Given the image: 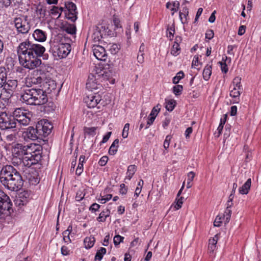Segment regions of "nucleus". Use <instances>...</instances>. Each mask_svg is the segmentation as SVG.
Here are the masks:
<instances>
[{"mask_svg": "<svg viewBox=\"0 0 261 261\" xmlns=\"http://www.w3.org/2000/svg\"><path fill=\"white\" fill-rule=\"evenodd\" d=\"M45 51V47L39 44L33 43L29 40L21 42L17 48L19 62L24 68L33 69L41 64L38 58Z\"/></svg>", "mask_w": 261, "mask_h": 261, "instance_id": "obj_1", "label": "nucleus"}, {"mask_svg": "<svg viewBox=\"0 0 261 261\" xmlns=\"http://www.w3.org/2000/svg\"><path fill=\"white\" fill-rule=\"evenodd\" d=\"M40 148L39 145L35 143L27 145L16 143L12 148L13 160H18L17 163H22L24 166L30 167L41 160Z\"/></svg>", "mask_w": 261, "mask_h": 261, "instance_id": "obj_2", "label": "nucleus"}, {"mask_svg": "<svg viewBox=\"0 0 261 261\" xmlns=\"http://www.w3.org/2000/svg\"><path fill=\"white\" fill-rule=\"evenodd\" d=\"M0 181L6 188L12 191L19 190L23 184L19 172L11 165L5 166L1 169Z\"/></svg>", "mask_w": 261, "mask_h": 261, "instance_id": "obj_3", "label": "nucleus"}, {"mask_svg": "<svg viewBox=\"0 0 261 261\" xmlns=\"http://www.w3.org/2000/svg\"><path fill=\"white\" fill-rule=\"evenodd\" d=\"M21 100L28 105H42L48 101L45 90L39 88H28L21 94Z\"/></svg>", "mask_w": 261, "mask_h": 261, "instance_id": "obj_4", "label": "nucleus"}, {"mask_svg": "<svg viewBox=\"0 0 261 261\" xmlns=\"http://www.w3.org/2000/svg\"><path fill=\"white\" fill-rule=\"evenodd\" d=\"M17 122L14 117L6 112L0 114V129L9 132L16 131Z\"/></svg>", "mask_w": 261, "mask_h": 261, "instance_id": "obj_5", "label": "nucleus"}, {"mask_svg": "<svg viewBox=\"0 0 261 261\" xmlns=\"http://www.w3.org/2000/svg\"><path fill=\"white\" fill-rule=\"evenodd\" d=\"M31 114L25 110H23L20 108L16 109L13 112V117L17 122V125H27L29 124ZM18 129L19 128L17 127Z\"/></svg>", "mask_w": 261, "mask_h": 261, "instance_id": "obj_6", "label": "nucleus"}, {"mask_svg": "<svg viewBox=\"0 0 261 261\" xmlns=\"http://www.w3.org/2000/svg\"><path fill=\"white\" fill-rule=\"evenodd\" d=\"M51 49L55 55L60 58H65L71 51V45L69 43H54Z\"/></svg>", "mask_w": 261, "mask_h": 261, "instance_id": "obj_7", "label": "nucleus"}, {"mask_svg": "<svg viewBox=\"0 0 261 261\" xmlns=\"http://www.w3.org/2000/svg\"><path fill=\"white\" fill-rule=\"evenodd\" d=\"M15 27L19 33H28L30 29V25L26 16L15 18L14 20Z\"/></svg>", "mask_w": 261, "mask_h": 261, "instance_id": "obj_8", "label": "nucleus"}, {"mask_svg": "<svg viewBox=\"0 0 261 261\" xmlns=\"http://www.w3.org/2000/svg\"><path fill=\"white\" fill-rule=\"evenodd\" d=\"M36 127L40 137L48 136L53 128L52 124L45 119L41 120L37 123Z\"/></svg>", "mask_w": 261, "mask_h": 261, "instance_id": "obj_9", "label": "nucleus"}, {"mask_svg": "<svg viewBox=\"0 0 261 261\" xmlns=\"http://www.w3.org/2000/svg\"><path fill=\"white\" fill-rule=\"evenodd\" d=\"M99 76V75L98 74L90 75L88 77V79L86 83V88L92 91L100 89L102 86L98 81Z\"/></svg>", "mask_w": 261, "mask_h": 261, "instance_id": "obj_10", "label": "nucleus"}, {"mask_svg": "<svg viewBox=\"0 0 261 261\" xmlns=\"http://www.w3.org/2000/svg\"><path fill=\"white\" fill-rule=\"evenodd\" d=\"M12 203L9 197L0 190V213L9 211L11 208Z\"/></svg>", "mask_w": 261, "mask_h": 261, "instance_id": "obj_11", "label": "nucleus"}, {"mask_svg": "<svg viewBox=\"0 0 261 261\" xmlns=\"http://www.w3.org/2000/svg\"><path fill=\"white\" fill-rule=\"evenodd\" d=\"M37 127L30 126L22 133V137L25 140H36L40 137Z\"/></svg>", "mask_w": 261, "mask_h": 261, "instance_id": "obj_12", "label": "nucleus"}, {"mask_svg": "<svg viewBox=\"0 0 261 261\" xmlns=\"http://www.w3.org/2000/svg\"><path fill=\"white\" fill-rule=\"evenodd\" d=\"M101 100V97L99 94L94 93L90 94L84 98L85 102L90 108L95 107Z\"/></svg>", "mask_w": 261, "mask_h": 261, "instance_id": "obj_13", "label": "nucleus"}, {"mask_svg": "<svg viewBox=\"0 0 261 261\" xmlns=\"http://www.w3.org/2000/svg\"><path fill=\"white\" fill-rule=\"evenodd\" d=\"M17 85L18 82L17 80L11 79H8L3 87V90L8 94L7 97L11 96L13 95L17 87Z\"/></svg>", "mask_w": 261, "mask_h": 261, "instance_id": "obj_14", "label": "nucleus"}, {"mask_svg": "<svg viewBox=\"0 0 261 261\" xmlns=\"http://www.w3.org/2000/svg\"><path fill=\"white\" fill-rule=\"evenodd\" d=\"M93 51L94 56L99 60L105 61L106 59L105 49L100 45H94Z\"/></svg>", "mask_w": 261, "mask_h": 261, "instance_id": "obj_15", "label": "nucleus"}, {"mask_svg": "<svg viewBox=\"0 0 261 261\" xmlns=\"http://www.w3.org/2000/svg\"><path fill=\"white\" fill-rule=\"evenodd\" d=\"M42 77L40 76H31L25 79V84L27 87H32L34 85H37L42 82Z\"/></svg>", "mask_w": 261, "mask_h": 261, "instance_id": "obj_16", "label": "nucleus"}, {"mask_svg": "<svg viewBox=\"0 0 261 261\" xmlns=\"http://www.w3.org/2000/svg\"><path fill=\"white\" fill-rule=\"evenodd\" d=\"M33 36L35 40L39 42H44L46 40V33L40 29L35 30Z\"/></svg>", "mask_w": 261, "mask_h": 261, "instance_id": "obj_17", "label": "nucleus"}, {"mask_svg": "<svg viewBox=\"0 0 261 261\" xmlns=\"http://www.w3.org/2000/svg\"><path fill=\"white\" fill-rule=\"evenodd\" d=\"M232 89L230 91V96L234 98L233 101V103H238L240 101V95L242 92V88L239 89L236 88H231Z\"/></svg>", "mask_w": 261, "mask_h": 261, "instance_id": "obj_18", "label": "nucleus"}, {"mask_svg": "<svg viewBox=\"0 0 261 261\" xmlns=\"http://www.w3.org/2000/svg\"><path fill=\"white\" fill-rule=\"evenodd\" d=\"M251 185V179L248 178L244 185L239 189V193L242 195L248 193Z\"/></svg>", "mask_w": 261, "mask_h": 261, "instance_id": "obj_19", "label": "nucleus"}, {"mask_svg": "<svg viewBox=\"0 0 261 261\" xmlns=\"http://www.w3.org/2000/svg\"><path fill=\"white\" fill-rule=\"evenodd\" d=\"M189 14L188 8L185 6L179 11V18L182 23L184 24L187 22Z\"/></svg>", "mask_w": 261, "mask_h": 261, "instance_id": "obj_20", "label": "nucleus"}, {"mask_svg": "<svg viewBox=\"0 0 261 261\" xmlns=\"http://www.w3.org/2000/svg\"><path fill=\"white\" fill-rule=\"evenodd\" d=\"M63 10L62 7L53 6L50 9V14L53 18L57 19L60 17Z\"/></svg>", "mask_w": 261, "mask_h": 261, "instance_id": "obj_21", "label": "nucleus"}, {"mask_svg": "<svg viewBox=\"0 0 261 261\" xmlns=\"http://www.w3.org/2000/svg\"><path fill=\"white\" fill-rule=\"evenodd\" d=\"M212 64H207L203 71V77L204 80L208 81L212 74Z\"/></svg>", "mask_w": 261, "mask_h": 261, "instance_id": "obj_22", "label": "nucleus"}, {"mask_svg": "<svg viewBox=\"0 0 261 261\" xmlns=\"http://www.w3.org/2000/svg\"><path fill=\"white\" fill-rule=\"evenodd\" d=\"M137 171V166L135 165H129L127 168L125 179L130 180Z\"/></svg>", "mask_w": 261, "mask_h": 261, "instance_id": "obj_23", "label": "nucleus"}, {"mask_svg": "<svg viewBox=\"0 0 261 261\" xmlns=\"http://www.w3.org/2000/svg\"><path fill=\"white\" fill-rule=\"evenodd\" d=\"M95 239L94 237L91 236L89 237H86L84 241L85 247L87 249L91 248L93 246Z\"/></svg>", "mask_w": 261, "mask_h": 261, "instance_id": "obj_24", "label": "nucleus"}, {"mask_svg": "<svg viewBox=\"0 0 261 261\" xmlns=\"http://www.w3.org/2000/svg\"><path fill=\"white\" fill-rule=\"evenodd\" d=\"M119 140L116 139L112 144L109 150V153L111 155H114L117 151L118 148Z\"/></svg>", "mask_w": 261, "mask_h": 261, "instance_id": "obj_25", "label": "nucleus"}, {"mask_svg": "<svg viewBox=\"0 0 261 261\" xmlns=\"http://www.w3.org/2000/svg\"><path fill=\"white\" fill-rule=\"evenodd\" d=\"M7 73L4 69H0V87L3 88L5 83L8 80Z\"/></svg>", "mask_w": 261, "mask_h": 261, "instance_id": "obj_26", "label": "nucleus"}, {"mask_svg": "<svg viewBox=\"0 0 261 261\" xmlns=\"http://www.w3.org/2000/svg\"><path fill=\"white\" fill-rule=\"evenodd\" d=\"M110 214V211L109 210H106V211H103L101 212L98 217L97 218V220L99 222H104L106 221V218L109 216Z\"/></svg>", "mask_w": 261, "mask_h": 261, "instance_id": "obj_27", "label": "nucleus"}, {"mask_svg": "<svg viewBox=\"0 0 261 261\" xmlns=\"http://www.w3.org/2000/svg\"><path fill=\"white\" fill-rule=\"evenodd\" d=\"M175 33L174 24L172 23L171 25L168 26L167 29V37L170 40L173 38Z\"/></svg>", "mask_w": 261, "mask_h": 261, "instance_id": "obj_28", "label": "nucleus"}, {"mask_svg": "<svg viewBox=\"0 0 261 261\" xmlns=\"http://www.w3.org/2000/svg\"><path fill=\"white\" fill-rule=\"evenodd\" d=\"M106 249L103 247H101L99 250H97L96 255L95 256V259L100 261L102 258L104 254L106 253Z\"/></svg>", "mask_w": 261, "mask_h": 261, "instance_id": "obj_29", "label": "nucleus"}, {"mask_svg": "<svg viewBox=\"0 0 261 261\" xmlns=\"http://www.w3.org/2000/svg\"><path fill=\"white\" fill-rule=\"evenodd\" d=\"M241 79L240 77H236L233 79L232 84L230 87V88H236L242 89V86L241 85Z\"/></svg>", "mask_w": 261, "mask_h": 261, "instance_id": "obj_30", "label": "nucleus"}, {"mask_svg": "<svg viewBox=\"0 0 261 261\" xmlns=\"http://www.w3.org/2000/svg\"><path fill=\"white\" fill-rule=\"evenodd\" d=\"M176 101L173 99L166 100V108L168 111H172L175 106Z\"/></svg>", "mask_w": 261, "mask_h": 261, "instance_id": "obj_31", "label": "nucleus"}, {"mask_svg": "<svg viewBox=\"0 0 261 261\" xmlns=\"http://www.w3.org/2000/svg\"><path fill=\"white\" fill-rule=\"evenodd\" d=\"M66 32L71 35H75L76 33V27L74 24H68L65 27Z\"/></svg>", "mask_w": 261, "mask_h": 261, "instance_id": "obj_32", "label": "nucleus"}, {"mask_svg": "<svg viewBox=\"0 0 261 261\" xmlns=\"http://www.w3.org/2000/svg\"><path fill=\"white\" fill-rule=\"evenodd\" d=\"M184 77V73L182 71L178 72L175 76L173 78V83L176 84L179 83V81Z\"/></svg>", "mask_w": 261, "mask_h": 261, "instance_id": "obj_33", "label": "nucleus"}, {"mask_svg": "<svg viewBox=\"0 0 261 261\" xmlns=\"http://www.w3.org/2000/svg\"><path fill=\"white\" fill-rule=\"evenodd\" d=\"M77 12H74V13L68 12L66 14V16L68 19L70 20L72 22H74L77 19Z\"/></svg>", "mask_w": 261, "mask_h": 261, "instance_id": "obj_34", "label": "nucleus"}, {"mask_svg": "<svg viewBox=\"0 0 261 261\" xmlns=\"http://www.w3.org/2000/svg\"><path fill=\"white\" fill-rule=\"evenodd\" d=\"M36 12L39 17H43L45 15V10L42 6H38L36 7Z\"/></svg>", "mask_w": 261, "mask_h": 261, "instance_id": "obj_35", "label": "nucleus"}, {"mask_svg": "<svg viewBox=\"0 0 261 261\" xmlns=\"http://www.w3.org/2000/svg\"><path fill=\"white\" fill-rule=\"evenodd\" d=\"M180 50L179 45L173 44L171 50V54L174 56H176L179 54Z\"/></svg>", "mask_w": 261, "mask_h": 261, "instance_id": "obj_36", "label": "nucleus"}, {"mask_svg": "<svg viewBox=\"0 0 261 261\" xmlns=\"http://www.w3.org/2000/svg\"><path fill=\"white\" fill-rule=\"evenodd\" d=\"M96 129L97 128L95 127H85L84 128V132L85 134H87L90 136H93L96 134Z\"/></svg>", "mask_w": 261, "mask_h": 261, "instance_id": "obj_37", "label": "nucleus"}, {"mask_svg": "<svg viewBox=\"0 0 261 261\" xmlns=\"http://www.w3.org/2000/svg\"><path fill=\"white\" fill-rule=\"evenodd\" d=\"M231 215V211L229 208H226L224 214L222 216L223 219H225V223H228L229 220Z\"/></svg>", "mask_w": 261, "mask_h": 261, "instance_id": "obj_38", "label": "nucleus"}, {"mask_svg": "<svg viewBox=\"0 0 261 261\" xmlns=\"http://www.w3.org/2000/svg\"><path fill=\"white\" fill-rule=\"evenodd\" d=\"M183 90V87L182 85H177L173 87V92L175 95H179L181 94Z\"/></svg>", "mask_w": 261, "mask_h": 261, "instance_id": "obj_39", "label": "nucleus"}, {"mask_svg": "<svg viewBox=\"0 0 261 261\" xmlns=\"http://www.w3.org/2000/svg\"><path fill=\"white\" fill-rule=\"evenodd\" d=\"M119 45H118L116 44H113L112 45H110L109 47V50L111 53L112 54L115 55L117 54L118 51L119 50Z\"/></svg>", "mask_w": 261, "mask_h": 261, "instance_id": "obj_40", "label": "nucleus"}, {"mask_svg": "<svg viewBox=\"0 0 261 261\" xmlns=\"http://www.w3.org/2000/svg\"><path fill=\"white\" fill-rule=\"evenodd\" d=\"M66 8L68 9V12H72L73 13L77 12L76 5L72 2L68 3L66 6Z\"/></svg>", "mask_w": 261, "mask_h": 261, "instance_id": "obj_41", "label": "nucleus"}, {"mask_svg": "<svg viewBox=\"0 0 261 261\" xmlns=\"http://www.w3.org/2000/svg\"><path fill=\"white\" fill-rule=\"evenodd\" d=\"M176 200V203L175 205L174 206V207L176 210H178L182 206V204L184 200V198L182 197H177V198Z\"/></svg>", "mask_w": 261, "mask_h": 261, "instance_id": "obj_42", "label": "nucleus"}, {"mask_svg": "<svg viewBox=\"0 0 261 261\" xmlns=\"http://www.w3.org/2000/svg\"><path fill=\"white\" fill-rule=\"evenodd\" d=\"M129 128V124L126 123L123 129L122 136L123 138H126L128 135V131Z\"/></svg>", "mask_w": 261, "mask_h": 261, "instance_id": "obj_43", "label": "nucleus"}, {"mask_svg": "<svg viewBox=\"0 0 261 261\" xmlns=\"http://www.w3.org/2000/svg\"><path fill=\"white\" fill-rule=\"evenodd\" d=\"M172 7L171 8V10L172 11V15H173L174 12L177 11L179 7V3L178 1H174L172 3Z\"/></svg>", "mask_w": 261, "mask_h": 261, "instance_id": "obj_44", "label": "nucleus"}, {"mask_svg": "<svg viewBox=\"0 0 261 261\" xmlns=\"http://www.w3.org/2000/svg\"><path fill=\"white\" fill-rule=\"evenodd\" d=\"M226 117H227L226 115H225L224 119H221L220 123L219 125L217 128V130L219 132V134H221L222 129H223L224 124H225V121H226Z\"/></svg>", "mask_w": 261, "mask_h": 261, "instance_id": "obj_45", "label": "nucleus"}, {"mask_svg": "<svg viewBox=\"0 0 261 261\" xmlns=\"http://www.w3.org/2000/svg\"><path fill=\"white\" fill-rule=\"evenodd\" d=\"M171 138L172 137L170 135H168L166 136V139L164 142V147L165 149H167V148H168Z\"/></svg>", "mask_w": 261, "mask_h": 261, "instance_id": "obj_46", "label": "nucleus"}, {"mask_svg": "<svg viewBox=\"0 0 261 261\" xmlns=\"http://www.w3.org/2000/svg\"><path fill=\"white\" fill-rule=\"evenodd\" d=\"M223 219L222 216H217L214 221V225L216 227H219L222 223V220Z\"/></svg>", "mask_w": 261, "mask_h": 261, "instance_id": "obj_47", "label": "nucleus"}, {"mask_svg": "<svg viewBox=\"0 0 261 261\" xmlns=\"http://www.w3.org/2000/svg\"><path fill=\"white\" fill-rule=\"evenodd\" d=\"M123 239H124L123 237H122L119 235H117V236H115L114 238V240H113L114 244L115 245H117L119 244L121 242L123 241Z\"/></svg>", "mask_w": 261, "mask_h": 261, "instance_id": "obj_48", "label": "nucleus"}, {"mask_svg": "<svg viewBox=\"0 0 261 261\" xmlns=\"http://www.w3.org/2000/svg\"><path fill=\"white\" fill-rule=\"evenodd\" d=\"M108 161V157L107 156H103L100 159L98 163L101 166H103L107 164Z\"/></svg>", "mask_w": 261, "mask_h": 261, "instance_id": "obj_49", "label": "nucleus"}, {"mask_svg": "<svg viewBox=\"0 0 261 261\" xmlns=\"http://www.w3.org/2000/svg\"><path fill=\"white\" fill-rule=\"evenodd\" d=\"M214 33L213 30H208L205 33V37L209 40L212 39L214 37Z\"/></svg>", "mask_w": 261, "mask_h": 261, "instance_id": "obj_50", "label": "nucleus"}, {"mask_svg": "<svg viewBox=\"0 0 261 261\" xmlns=\"http://www.w3.org/2000/svg\"><path fill=\"white\" fill-rule=\"evenodd\" d=\"M61 251L62 254L63 255H67L69 253V250L68 249V248L65 246L62 247Z\"/></svg>", "mask_w": 261, "mask_h": 261, "instance_id": "obj_51", "label": "nucleus"}, {"mask_svg": "<svg viewBox=\"0 0 261 261\" xmlns=\"http://www.w3.org/2000/svg\"><path fill=\"white\" fill-rule=\"evenodd\" d=\"M83 171V165L79 164L76 170V174L80 175Z\"/></svg>", "mask_w": 261, "mask_h": 261, "instance_id": "obj_52", "label": "nucleus"}, {"mask_svg": "<svg viewBox=\"0 0 261 261\" xmlns=\"http://www.w3.org/2000/svg\"><path fill=\"white\" fill-rule=\"evenodd\" d=\"M72 226L69 225L67 229L63 232V237H66L67 236H69V234H70V233L72 231Z\"/></svg>", "mask_w": 261, "mask_h": 261, "instance_id": "obj_53", "label": "nucleus"}, {"mask_svg": "<svg viewBox=\"0 0 261 261\" xmlns=\"http://www.w3.org/2000/svg\"><path fill=\"white\" fill-rule=\"evenodd\" d=\"M100 207V205L96 203H93L90 207V210L92 212H96L98 210Z\"/></svg>", "mask_w": 261, "mask_h": 261, "instance_id": "obj_54", "label": "nucleus"}, {"mask_svg": "<svg viewBox=\"0 0 261 261\" xmlns=\"http://www.w3.org/2000/svg\"><path fill=\"white\" fill-rule=\"evenodd\" d=\"M221 65V68L222 72L226 73L228 71V68L227 67L226 63H223L222 62H220Z\"/></svg>", "mask_w": 261, "mask_h": 261, "instance_id": "obj_55", "label": "nucleus"}, {"mask_svg": "<svg viewBox=\"0 0 261 261\" xmlns=\"http://www.w3.org/2000/svg\"><path fill=\"white\" fill-rule=\"evenodd\" d=\"M217 241H218V236H217V235H216V236H215L214 237H213V238L210 239L209 240V245H216Z\"/></svg>", "mask_w": 261, "mask_h": 261, "instance_id": "obj_56", "label": "nucleus"}, {"mask_svg": "<svg viewBox=\"0 0 261 261\" xmlns=\"http://www.w3.org/2000/svg\"><path fill=\"white\" fill-rule=\"evenodd\" d=\"M120 193L121 194H125L127 192V188L125 187V185L124 184H122L120 185Z\"/></svg>", "mask_w": 261, "mask_h": 261, "instance_id": "obj_57", "label": "nucleus"}, {"mask_svg": "<svg viewBox=\"0 0 261 261\" xmlns=\"http://www.w3.org/2000/svg\"><path fill=\"white\" fill-rule=\"evenodd\" d=\"M137 61L138 62L142 64L144 61V54L141 53L140 54H138L137 56Z\"/></svg>", "mask_w": 261, "mask_h": 261, "instance_id": "obj_58", "label": "nucleus"}, {"mask_svg": "<svg viewBox=\"0 0 261 261\" xmlns=\"http://www.w3.org/2000/svg\"><path fill=\"white\" fill-rule=\"evenodd\" d=\"M198 65V57L194 56L193 60L192 61V67L193 68H196Z\"/></svg>", "mask_w": 261, "mask_h": 261, "instance_id": "obj_59", "label": "nucleus"}, {"mask_svg": "<svg viewBox=\"0 0 261 261\" xmlns=\"http://www.w3.org/2000/svg\"><path fill=\"white\" fill-rule=\"evenodd\" d=\"M47 86H50L51 87H48V89L51 88L52 89H54L55 88V85L54 84V82L53 81H50L48 82V84L47 82H45L44 84V87H47Z\"/></svg>", "mask_w": 261, "mask_h": 261, "instance_id": "obj_60", "label": "nucleus"}, {"mask_svg": "<svg viewBox=\"0 0 261 261\" xmlns=\"http://www.w3.org/2000/svg\"><path fill=\"white\" fill-rule=\"evenodd\" d=\"M246 27L245 25H241L239 27L238 31V35L240 36L243 35L245 32Z\"/></svg>", "mask_w": 261, "mask_h": 261, "instance_id": "obj_61", "label": "nucleus"}, {"mask_svg": "<svg viewBox=\"0 0 261 261\" xmlns=\"http://www.w3.org/2000/svg\"><path fill=\"white\" fill-rule=\"evenodd\" d=\"M159 113V110L156 108H153L150 114V116H153L156 118V116Z\"/></svg>", "mask_w": 261, "mask_h": 261, "instance_id": "obj_62", "label": "nucleus"}, {"mask_svg": "<svg viewBox=\"0 0 261 261\" xmlns=\"http://www.w3.org/2000/svg\"><path fill=\"white\" fill-rule=\"evenodd\" d=\"M233 197L229 196V199L227 202V207L226 208H230V207L233 205L232 200Z\"/></svg>", "mask_w": 261, "mask_h": 261, "instance_id": "obj_63", "label": "nucleus"}, {"mask_svg": "<svg viewBox=\"0 0 261 261\" xmlns=\"http://www.w3.org/2000/svg\"><path fill=\"white\" fill-rule=\"evenodd\" d=\"M111 135V132H108L106 135L104 136L102 140V143H106L108 141V140L109 139L110 136Z\"/></svg>", "mask_w": 261, "mask_h": 261, "instance_id": "obj_64", "label": "nucleus"}]
</instances>
